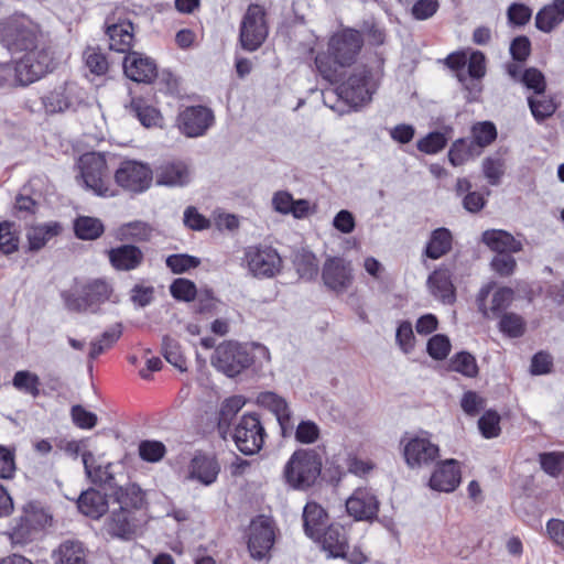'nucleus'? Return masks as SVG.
Returning a JSON list of instances; mask_svg holds the SVG:
<instances>
[{
	"instance_id": "f257e3e1",
	"label": "nucleus",
	"mask_w": 564,
	"mask_h": 564,
	"mask_svg": "<svg viewBox=\"0 0 564 564\" xmlns=\"http://www.w3.org/2000/svg\"><path fill=\"white\" fill-rule=\"evenodd\" d=\"M364 45L361 34L352 29H345L335 33L328 41L327 52L315 57V66L321 76L335 83L339 79L340 69L352 65Z\"/></svg>"
},
{
	"instance_id": "f03ea898",
	"label": "nucleus",
	"mask_w": 564,
	"mask_h": 564,
	"mask_svg": "<svg viewBox=\"0 0 564 564\" xmlns=\"http://www.w3.org/2000/svg\"><path fill=\"white\" fill-rule=\"evenodd\" d=\"M52 64V54L44 51L26 53L18 62L0 63V88L10 89L32 84L47 74Z\"/></svg>"
},
{
	"instance_id": "7ed1b4c3",
	"label": "nucleus",
	"mask_w": 564,
	"mask_h": 564,
	"mask_svg": "<svg viewBox=\"0 0 564 564\" xmlns=\"http://www.w3.org/2000/svg\"><path fill=\"white\" fill-rule=\"evenodd\" d=\"M1 40L12 52L32 53L34 51H48L42 42L39 25L24 14H14L7 18L0 28Z\"/></svg>"
},
{
	"instance_id": "20e7f679",
	"label": "nucleus",
	"mask_w": 564,
	"mask_h": 564,
	"mask_svg": "<svg viewBox=\"0 0 564 564\" xmlns=\"http://www.w3.org/2000/svg\"><path fill=\"white\" fill-rule=\"evenodd\" d=\"M78 295L72 292L62 294L65 306L73 312L90 311L96 313L99 306L106 302L118 303L119 296L115 293L112 284L106 279H93L83 283Z\"/></svg>"
},
{
	"instance_id": "39448f33",
	"label": "nucleus",
	"mask_w": 564,
	"mask_h": 564,
	"mask_svg": "<svg viewBox=\"0 0 564 564\" xmlns=\"http://www.w3.org/2000/svg\"><path fill=\"white\" fill-rule=\"evenodd\" d=\"M322 457L315 449L295 451L284 467L285 481L294 489L312 487L322 471Z\"/></svg>"
},
{
	"instance_id": "423d86ee",
	"label": "nucleus",
	"mask_w": 564,
	"mask_h": 564,
	"mask_svg": "<svg viewBox=\"0 0 564 564\" xmlns=\"http://www.w3.org/2000/svg\"><path fill=\"white\" fill-rule=\"evenodd\" d=\"M79 169L83 183L98 196H113L106 158L101 153H85L79 159Z\"/></svg>"
},
{
	"instance_id": "0eeeda50",
	"label": "nucleus",
	"mask_w": 564,
	"mask_h": 564,
	"mask_svg": "<svg viewBox=\"0 0 564 564\" xmlns=\"http://www.w3.org/2000/svg\"><path fill=\"white\" fill-rule=\"evenodd\" d=\"M269 26L265 11L259 4H250L242 17L239 30V41L243 50L257 51L265 41Z\"/></svg>"
},
{
	"instance_id": "6e6552de",
	"label": "nucleus",
	"mask_w": 564,
	"mask_h": 564,
	"mask_svg": "<svg viewBox=\"0 0 564 564\" xmlns=\"http://www.w3.org/2000/svg\"><path fill=\"white\" fill-rule=\"evenodd\" d=\"M253 362L248 349L237 341L218 345L212 356V365L228 377H235Z\"/></svg>"
},
{
	"instance_id": "1a4fd4ad",
	"label": "nucleus",
	"mask_w": 564,
	"mask_h": 564,
	"mask_svg": "<svg viewBox=\"0 0 564 564\" xmlns=\"http://www.w3.org/2000/svg\"><path fill=\"white\" fill-rule=\"evenodd\" d=\"M265 430L258 414L248 413L240 417L234 431L237 448L245 455H254L264 444Z\"/></svg>"
},
{
	"instance_id": "9d476101",
	"label": "nucleus",
	"mask_w": 564,
	"mask_h": 564,
	"mask_svg": "<svg viewBox=\"0 0 564 564\" xmlns=\"http://www.w3.org/2000/svg\"><path fill=\"white\" fill-rule=\"evenodd\" d=\"M115 181L126 192L141 194L150 188L153 172L147 163L124 160L115 172Z\"/></svg>"
},
{
	"instance_id": "9b49d317",
	"label": "nucleus",
	"mask_w": 564,
	"mask_h": 564,
	"mask_svg": "<svg viewBox=\"0 0 564 564\" xmlns=\"http://www.w3.org/2000/svg\"><path fill=\"white\" fill-rule=\"evenodd\" d=\"M84 93L75 83L65 82L47 90L41 97L47 115L75 111L84 101Z\"/></svg>"
},
{
	"instance_id": "f8f14e48",
	"label": "nucleus",
	"mask_w": 564,
	"mask_h": 564,
	"mask_svg": "<svg viewBox=\"0 0 564 564\" xmlns=\"http://www.w3.org/2000/svg\"><path fill=\"white\" fill-rule=\"evenodd\" d=\"M375 89L370 72L366 67H360L339 85V97L350 109L370 101Z\"/></svg>"
},
{
	"instance_id": "ddd939ff",
	"label": "nucleus",
	"mask_w": 564,
	"mask_h": 564,
	"mask_svg": "<svg viewBox=\"0 0 564 564\" xmlns=\"http://www.w3.org/2000/svg\"><path fill=\"white\" fill-rule=\"evenodd\" d=\"M248 271L254 278H273L281 271L282 259L268 246H249L245 251Z\"/></svg>"
},
{
	"instance_id": "4468645a",
	"label": "nucleus",
	"mask_w": 564,
	"mask_h": 564,
	"mask_svg": "<svg viewBox=\"0 0 564 564\" xmlns=\"http://www.w3.org/2000/svg\"><path fill=\"white\" fill-rule=\"evenodd\" d=\"M322 280L328 290L346 292L354 282L351 262L341 257H328L322 268Z\"/></svg>"
},
{
	"instance_id": "2eb2a0df",
	"label": "nucleus",
	"mask_w": 564,
	"mask_h": 564,
	"mask_svg": "<svg viewBox=\"0 0 564 564\" xmlns=\"http://www.w3.org/2000/svg\"><path fill=\"white\" fill-rule=\"evenodd\" d=\"M213 123L214 113L204 106L186 107L177 116V127L188 138H197L205 134Z\"/></svg>"
},
{
	"instance_id": "dca6fc26",
	"label": "nucleus",
	"mask_w": 564,
	"mask_h": 564,
	"mask_svg": "<svg viewBox=\"0 0 564 564\" xmlns=\"http://www.w3.org/2000/svg\"><path fill=\"white\" fill-rule=\"evenodd\" d=\"M403 455L410 468H422L438 458L440 448L438 445L432 443L427 437L416 436L410 438L404 445Z\"/></svg>"
},
{
	"instance_id": "f3484780",
	"label": "nucleus",
	"mask_w": 564,
	"mask_h": 564,
	"mask_svg": "<svg viewBox=\"0 0 564 564\" xmlns=\"http://www.w3.org/2000/svg\"><path fill=\"white\" fill-rule=\"evenodd\" d=\"M273 544L274 530L272 522L264 517L252 521L248 541V549L251 556L256 560H263L269 554Z\"/></svg>"
},
{
	"instance_id": "a211bd4d",
	"label": "nucleus",
	"mask_w": 564,
	"mask_h": 564,
	"mask_svg": "<svg viewBox=\"0 0 564 564\" xmlns=\"http://www.w3.org/2000/svg\"><path fill=\"white\" fill-rule=\"evenodd\" d=\"M122 64L124 75L135 83L150 84L158 76L156 63L143 53L129 52Z\"/></svg>"
},
{
	"instance_id": "6ab92c4d",
	"label": "nucleus",
	"mask_w": 564,
	"mask_h": 564,
	"mask_svg": "<svg viewBox=\"0 0 564 564\" xmlns=\"http://www.w3.org/2000/svg\"><path fill=\"white\" fill-rule=\"evenodd\" d=\"M258 405L272 412L281 429V435L286 438L293 434L292 412L286 400L272 391L260 392L257 395Z\"/></svg>"
},
{
	"instance_id": "aec40b11",
	"label": "nucleus",
	"mask_w": 564,
	"mask_h": 564,
	"mask_svg": "<svg viewBox=\"0 0 564 564\" xmlns=\"http://www.w3.org/2000/svg\"><path fill=\"white\" fill-rule=\"evenodd\" d=\"M462 473L456 459L437 463L429 479V487L438 492H453L460 484Z\"/></svg>"
},
{
	"instance_id": "412c9836",
	"label": "nucleus",
	"mask_w": 564,
	"mask_h": 564,
	"mask_svg": "<svg viewBox=\"0 0 564 564\" xmlns=\"http://www.w3.org/2000/svg\"><path fill=\"white\" fill-rule=\"evenodd\" d=\"M346 510L356 520H372L377 517L379 502L370 489L358 488L346 500Z\"/></svg>"
},
{
	"instance_id": "4be33fe9",
	"label": "nucleus",
	"mask_w": 564,
	"mask_h": 564,
	"mask_svg": "<svg viewBox=\"0 0 564 564\" xmlns=\"http://www.w3.org/2000/svg\"><path fill=\"white\" fill-rule=\"evenodd\" d=\"M187 470L188 479L209 486L216 481L220 465L214 456L199 453L191 459Z\"/></svg>"
},
{
	"instance_id": "5701e85b",
	"label": "nucleus",
	"mask_w": 564,
	"mask_h": 564,
	"mask_svg": "<svg viewBox=\"0 0 564 564\" xmlns=\"http://www.w3.org/2000/svg\"><path fill=\"white\" fill-rule=\"evenodd\" d=\"M110 514L107 518L104 530L112 538L122 540L131 539L134 533V524L130 510H124L123 507L111 505Z\"/></svg>"
},
{
	"instance_id": "b1692460",
	"label": "nucleus",
	"mask_w": 564,
	"mask_h": 564,
	"mask_svg": "<svg viewBox=\"0 0 564 564\" xmlns=\"http://www.w3.org/2000/svg\"><path fill=\"white\" fill-rule=\"evenodd\" d=\"M111 265L119 271L137 269L143 261V252L133 245H122L108 251Z\"/></svg>"
},
{
	"instance_id": "393cba45",
	"label": "nucleus",
	"mask_w": 564,
	"mask_h": 564,
	"mask_svg": "<svg viewBox=\"0 0 564 564\" xmlns=\"http://www.w3.org/2000/svg\"><path fill=\"white\" fill-rule=\"evenodd\" d=\"M88 550L79 540L63 541L52 554L54 564H86Z\"/></svg>"
},
{
	"instance_id": "a878e982",
	"label": "nucleus",
	"mask_w": 564,
	"mask_h": 564,
	"mask_svg": "<svg viewBox=\"0 0 564 564\" xmlns=\"http://www.w3.org/2000/svg\"><path fill=\"white\" fill-rule=\"evenodd\" d=\"M106 34L109 37V47L120 53L131 52L133 45V24L130 21H121L119 23L108 24Z\"/></svg>"
},
{
	"instance_id": "bb28decb",
	"label": "nucleus",
	"mask_w": 564,
	"mask_h": 564,
	"mask_svg": "<svg viewBox=\"0 0 564 564\" xmlns=\"http://www.w3.org/2000/svg\"><path fill=\"white\" fill-rule=\"evenodd\" d=\"M191 180L189 167L184 162H167L156 169V183L166 186H184Z\"/></svg>"
},
{
	"instance_id": "cd10ccee",
	"label": "nucleus",
	"mask_w": 564,
	"mask_h": 564,
	"mask_svg": "<svg viewBox=\"0 0 564 564\" xmlns=\"http://www.w3.org/2000/svg\"><path fill=\"white\" fill-rule=\"evenodd\" d=\"M489 293L490 286L488 285L482 288L477 295L478 310L481 312L484 317H489V312H491L494 315L499 314L510 305L513 299V291L510 288H500L494 293L491 299V306L488 310L486 307V300Z\"/></svg>"
},
{
	"instance_id": "c85d7f7f",
	"label": "nucleus",
	"mask_w": 564,
	"mask_h": 564,
	"mask_svg": "<svg viewBox=\"0 0 564 564\" xmlns=\"http://www.w3.org/2000/svg\"><path fill=\"white\" fill-rule=\"evenodd\" d=\"M77 506L83 514L91 519L101 518L110 509L106 495L95 489L83 492L78 498Z\"/></svg>"
},
{
	"instance_id": "c756f323",
	"label": "nucleus",
	"mask_w": 564,
	"mask_h": 564,
	"mask_svg": "<svg viewBox=\"0 0 564 564\" xmlns=\"http://www.w3.org/2000/svg\"><path fill=\"white\" fill-rule=\"evenodd\" d=\"M482 242L498 253L519 252L522 243L510 232L500 229L486 230L482 234Z\"/></svg>"
},
{
	"instance_id": "7c9ffc66",
	"label": "nucleus",
	"mask_w": 564,
	"mask_h": 564,
	"mask_svg": "<svg viewBox=\"0 0 564 564\" xmlns=\"http://www.w3.org/2000/svg\"><path fill=\"white\" fill-rule=\"evenodd\" d=\"M305 533L312 539H319L327 529L328 517L326 511L316 502H307L303 511Z\"/></svg>"
},
{
	"instance_id": "2f4dec72",
	"label": "nucleus",
	"mask_w": 564,
	"mask_h": 564,
	"mask_svg": "<svg viewBox=\"0 0 564 564\" xmlns=\"http://www.w3.org/2000/svg\"><path fill=\"white\" fill-rule=\"evenodd\" d=\"M431 293L444 304L455 301V289L446 269L435 270L427 279Z\"/></svg>"
},
{
	"instance_id": "473e14b6",
	"label": "nucleus",
	"mask_w": 564,
	"mask_h": 564,
	"mask_svg": "<svg viewBox=\"0 0 564 564\" xmlns=\"http://www.w3.org/2000/svg\"><path fill=\"white\" fill-rule=\"evenodd\" d=\"M323 549L329 553L330 556L337 557L344 554V550L348 547V540L346 530L339 524H330L321 534Z\"/></svg>"
},
{
	"instance_id": "72a5a7b5",
	"label": "nucleus",
	"mask_w": 564,
	"mask_h": 564,
	"mask_svg": "<svg viewBox=\"0 0 564 564\" xmlns=\"http://www.w3.org/2000/svg\"><path fill=\"white\" fill-rule=\"evenodd\" d=\"M113 500L111 505L123 507L124 510L140 509L144 502V494L135 484L118 486L113 488Z\"/></svg>"
},
{
	"instance_id": "f704fd0d",
	"label": "nucleus",
	"mask_w": 564,
	"mask_h": 564,
	"mask_svg": "<svg viewBox=\"0 0 564 564\" xmlns=\"http://www.w3.org/2000/svg\"><path fill=\"white\" fill-rule=\"evenodd\" d=\"M452 232L444 227L432 231L430 240L425 248V254L430 259H438L452 249Z\"/></svg>"
},
{
	"instance_id": "c9c22d12",
	"label": "nucleus",
	"mask_w": 564,
	"mask_h": 564,
	"mask_svg": "<svg viewBox=\"0 0 564 564\" xmlns=\"http://www.w3.org/2000/svg\"><path fill=\"white\" fill-rule=\"evenodd\" d=\"M61 226L57 223H48L29 228L26 237L30 250L37 251L42 249L53 237L57 236Z\"/></svg>"
},
{
	"instance_id": "e433bc0d",
	"label": "nucleus",
	"mask_w": 564,
	"mask_h": 564,
	"mask_svg": "<svg viewBox=\"0 0 564 564\" xmlns=\"http://www.w3.org/2000/svg\"><path fill=\"white\" fill-rule=\"evenodd\" d=\"M94 456L91 453H85L83 454V463L85 466V471L87 476L90 478V480L94 484H99L109 487L110 489H113L117 487V482L115 479V476L110 471V468L112 467L111 464H108L107 466H96L93 467L90 465V460H93Z\"/></svg>"
},
{
	"instance_id": "4c0bfd02",
	"label": "nucleus",
	"mask_w": 564,
	"mask_h": 564,
	"mask_svg": "<svg viewBox=\"0 0 564 564\" xmlns=\"http://www.w3.org/2000/svg\"><path fill=\"white\" fill-rule=\"evenodd\" d=\"M293 263L296 272L303 280L311 281L318 274V261L311 251L302 250L296 252Z\"/></svg>"
},
{
	"instance_id": "58836bf2",
	"label": "nucleus",
	"mask_w": 564,
	"mask_h": 564,
	"mask_svg": "<svg viewBox=\"0 0 564 564\" xmlns=\"http://www.w3.org/2000/svg\"><path fill=\"white\" fill-rule=\"evenodd\" d=\"M75 234L79 239L94 240L99 238L105 228L100 219L89 216H80L74 223Z\"/></svg>"
},
{
	"instance_id": "ea45409f",
	"label": "nucleus",
	"mask_w": 564,
	"mask_h": 564,
	"mask_svg": "<svg viewBox=\"0 0 564 564\" xmlns=\"http://www.w3.org/2000/svg\"><path fill=\"white\" fill-rule=\"evenodd\" d=\"M528 104L536 121H543L556 111V105L553 99L544 94L528 97Z\"/></svg>"
},
{
	"instance_id": "a19ab883",
	"label": "nucleus",
	"mask_w": 564,
	"mask_h": 564,
	"mask_svg": "<svg viewBox=\"0 0 564 564\" xmlns=\"http://www.w3.org/2000/svg\"><path fill=\"white\" fill-rule=\"evenodd\" d=\"M121 334V324H117L104 332L100 338L90 343L89 358L96 359L106 349L110 348L120 338Z\"/></svg>"
},
{
	"instance_id": "79ce46f5",
	"label": "nucleus",
	"mask_w": 564,
	"mask_h": 564,
	"mask_svg": "<svg viewBox=\"0 0 564 564\" xmlns=\"http://www.w3.org/2000/svg\"><path fill=\"white\" fill-rule=\"evenodd\" d=\"M130 111L139 119L142 126L154 127L160 121L159 111L147 105L142 99H133L130 105Z\"/></svg>"
},
{
	"instance_id": "37998d69",
	"label": "nucleus",
	"mask_w": 564,
	"mask_h": 564,
	"mask_svg": "<svg viewBox=\"0 0 564 564\" xmlns=\"http://www.w3.org/2000/svg\"><path fill=\"white\" fill-rule=\"evenodd\" d=\"M153 228L141 220L131 221L120 227V235L126 240L148 241L151 239Z\"/></svg>"
},
{
	"instance_id": "c03bdc74",
	"label": "nucleus",
	"mask_w": 564,
	"mask_h": 564,
	"mask_svg": "<svg viewBox=\"0 0 564 564\" xmlns=\"http://www.w3.org/2000/svg\"><path fill=\"white\" fill-rule=\"evenodd\" d=\"M246 401L241 395H234L226 399L220 406L218 427L219 430L227 429L234 416L243 408Z\"/></svg>"
},
{
	"instance_id": "a18cd8bd",
	"label": "nucleus",
	"mask_w": 564,
	"mask_h": 564,
	"mask_svg": "<svg viewBox=\"0 0 564 564\" xmlns=\"http://www.w3.org/2000/svg\"><path fill=\"white\" fill-rule=\"evenodd\" d=\"M162 354L167 362L181 371L186 370V360L181 351L180 344L175 339L171 338L170 336L163 337Z\"/></svg>"
},
{
	"instance_id": "49530a36",
	"label": "nucleus",
	"mask_w": 564,
	"mask_h": 564,
	"mask_svg": "<svg viewBox=\"0 0 564 564\" xmlns=\"http://www.w3.org/2000/svg\"><path fill=\"white\" fill-rule=\"evenodd\" d=\"M12 384L18 390L30 393L34 398L40 394V378L37 375L28 370L17 371L13 376Z\"/></svg>"
},
{
	"instance_id": "de8ad7c7",
	"label": "nucleus",
	"mask_w": 564,
	"mask_h": 564,
	"mask_svg": "<svg viewBox=\"0 0 564 564\" xmlns=\"http://www.w3.org/2000/svg\"><path fill=\"white\" fill-rule=\"evenodd\" d=\"M165 264L174 274H181L197 268L200 264V259L186 253H176L169 256Z\"/></svg>"
},
{
	"instance_id": "09e8293b",
	"label": "nucleus",
	"mask_w": 564,
	"mask_h": 564,
	"mask_svg": "<svg viewBox=\"0 0 564 564\" xmlns=\"http://www.w3.org/2000/svg\"><path fill=\"white\" fill-rule=\"evenodd\" d=\"M449 367L452 370L466 377L474 378L478 373L476 359L469 352H458L452 359Z\"/></svg>"
},
{
	"instance_id": "8fccbe9b",
	"label": "nucleus",
	"mask_w": 564,
	"mask_h": 564,
	"mask_svg": "<svg viewBox=\"0 0 564 564\" xmlns=\"http://www.w3.org/2000/svg\"><path fill=\"white\" fill-rule=\"evenodd\" d=\"M292 435L301 444H313L319 438L321 430L315 422L304 420L296 427L293 426Z\"/></svg>"
},
{
	"instance_id": "3c124183",
	"label": "nucleus",
	"mask_w": 564,
	"mask_h": 564,
	"mask_svg": "<svg viewBox=\"0 0 564 564\" xmlns=\"http://www.w3.org/2000/svg\"><path fill=\"white\" fill-rule=\"evenodd\" d=\"M564 19L556 12L551 4L541 9L535 17V25L540 31L551 32L556 25L562 23Z\"/></svg>"
},
{
	"instance_id": "603ef678",
	"label": "nucleus",
	"mask_w": 564,
	"mask_h": 564,
	"mask_svg": "<svg viewBox=\"0 0 564 564\" xmlns=\"http://www.w3.org/2000/svg\"><path fill=\"white\" fill-rule=\"evenodd\" d=\"M482 172L489 184L498 185L505 173V161L500 155L488 156L482 161Z\"/></svg>"
},
{
	"instance_id": "864d4df0",
	"label": "nucleus",
	"mask_w": 564,
	"mask_h": 564,
	"mask_svg": "<svg viewBox=\"0 0 564 564\" xmlns=\"http://www.w3.org/2000/svg\"><path fill=\"white\" fill-rule=\"evenodd\" d=\"M478 427L484 437H497L500 433V415L492 410L486 411L478 420Z\"/></svg>"
},
{
	"instance_id": "5fc2aeb1",
	"label": "nucleus",
	"mask_w": 564,
	"mask_h": 564,
	"mask_svg": "<svg viewBox=\"0 0 564 564\" xmlns=\"http://www.w3.org/2000/svg\"><path fill=\"white\" fill-rule=\"evenodd\" d=\"M166 453L165 445L160 441H142L139 444L140 457L149 463L160 462Z\"/></svg>"
},
{
	"instance_id": "6e6d98bb",
	"label": "nucleus",
	"mask_w": 564,
	"mask_h": 564,
	"mask_svg": "<svg viewBox=\"0 0 564 564\" xmlns=\"http://www.w3.org/2000/svg\"><path fill=\"white\" fill-rule=\"evenodd\" d=\"M475 143L480 148L489 145L497 138V130L489 121L478 122L471 129Z\"/></svg>"
},
{
	"instance_id": "4d7b16f0",
	"label": "nucleus",
	"mask_w": 564,
	"mask_h": 564,
	"mask_svg": "<svg viewBox=\"0 0 564 564\" xmlns=\"http://www.w3.org/2000/svg\"><path fill=\"white\" fill-rule=\"evenodd\" d=\"M170 292L178 301L191 302L195 299L197 290L194 282L187 279H176L170 285Z\"/></svg>"
},
{
	"instance_id": "13d9d810",
	"label": "nucleus",
	"mask_w": 564,
	"mask_h": 564,
	"mask_svg": "<svg viewBox=\"0 0 564 564\" xmlns=\"http://www.w3.org/2000/svg\"><path fill=\"white\" fill-rule=\"evenodd\" d=\"M499 327L500 330L509 337H520L524 333V322L521 316L514 313L503 314Z\"/></svg>"
},
{
	"instance_id": "bf43d9fd",
	"label": "nucleus",
	"mask_w": 564,
	"mask_h": 564,
	"mask_svg": "<svg viewBox=\"0 0 564 564\" xmlns=\"http://www.w3.org/2000/svg\"><path fill=\"white\" fill-rule=\"evenodd\" d=\"M447 143V138L441 132H431L417 141V149L426 154H435L442 151Z\"/></svg>"
},
{
	"instance_id": "052dcab7",
	"label": "nucleus",
	"mask_w": 564,
	"mask_h": 564,
	"mask_svg": "<svg viewBox=\"0 0 564 564\" xmlns=\"http://www.w3.org/2000/svg\"><path fill=\"white\" fill-rule=\"evenodd\" d=\"M427 352L435 360H443L451 350V343L447 336L437 334L427 341Z\"/></svg>"
},
{
	"instance_id": "680f3d73",
	"label": "nucleus",
	"mask_w": 564,
	"mask_h": 564,
	"mask_svg": "<svg viewBox=\"0 0 564 564\" xmlns=\"http://www.w3.org/2000/svg\"><path fill=\"white\" fill-rule=\"evenodd\" d=\"M11 223H0V252L3 254H10L18 249V237Z\"/></svg>"
},
{
	"instance_id": "e2e57ef3",
	"label": "nucleus",
	"mask_w": 564,
	"mask_h": 564,
	"mask_svg": "<svg viewBox=\"0 0 564 564\" xmlns=\"http://www.w3.org/2000/svg\"><path fill=\"white\" fill-rule=\"evenodd\" d=\"M35 525L31 516L21 517L12 528L11 539L15 543H25L31 540Z\"/></svg>"
},
{
	"instance_id": "0e129e2a",
	"label": "nucleus",
	"mask_w": 564,
	"mask_h": 564,
	"mask_svg": "<svg viewBox=\"0 0 564 564\" xmlns=\"http://www.w3.org/2000/svg\"><path fill=\"white\" fill-rule=\"evenodd\" d=\"M540 463L542 469L553 476H558L564 470V454L563 453H545L540 455Z\"/></svg>"
},
{
	"instance_id": "69168bd1",
	"label": "nucleus",
	"mask_w": 564,
	"mask_h": 564,
	"mask_svg": "<svg viewBox=\"0 0 564 564\" xmlns=\"http://www.w3.org/2000/svg\"><path fill=\"white\" fill-rule=\"evenodd\" d=\"M414 339L412 324L408 321L401 322L397 328L395 341L404 354L413 350Z\"/></svg>"
},
{
	"instance_id": "338daca9",
	"label": "nucleus",
	"mask_w": 564,
	"mask_h": 564,
	"mask_svg": "<svg viewBox=\"0 0 564 564\" xmlns=\"http://www.w3.org/2000/svg\"><path fill=\"white\" fill-rule=\"evenodd\" d=\"M521 83L532 89L534 95H542L545 91L546 83L544 75L536 68L531 67L523 72Z\"/></svg>"
},
{
	"instance_id": "774afa93",
	"label": "nucleus",
	"mask_w": 564,
	"mask_h": 564,
	"mask_svg": "<svg viewBox=\"0 0 564 564\" xmlns=\"http://www.w3.org/2000/svg\"><path fill=\"white\" fill-rule=\"evenodd\" d=\"M86 66L93 74L104 75L108 70V62L106 56L94 50L87 48L84 53Z\"/></svg>"
}]
</instances>
